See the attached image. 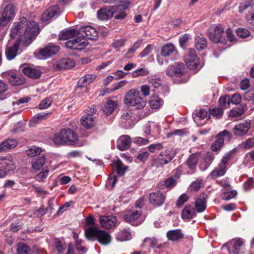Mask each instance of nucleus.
I'll return each mask as SVG.
<instances>
[{"instance_id": "obj_1", "label": "nucleus", "mask_w": 254, "mask_h": 254, "mask_svg": "<svg viewBox=\"0 0 254 254\" xmlns=\"http://www.w3.org/2000/svg\"><path fill=\"white\" fill-rule=\"evenodd\" d=\"M39 32V28L37 23L35 21L28 22L24 17L20 18L18 21L13 23L10 29V35L12 38H18L12 46L6 49V59L9 61L14 59L17 55L20 45L27 47Z\"/></svg>"}, {"instance_id": "obj_2", "label": "nucleus", "mask_w": 254, "mask_h": 254, "mask_svg": "<svg viewBox=\"0 0 254 254\" xmlns=\"http://www.w3.org/2000/svg\"><path fill=\"white\" fill-rule=\"evenodd\" d=\"M85 235L88 240L96 239L100 244L104 246L108 245L112 241V237L109 233L99 230L94 226L87 228L85 231Z\"/></svg>"}, {"instance_id": "obj_3", "label": "nucleus", "mask_w": 254, "mask_h": 254, "mask_svg": "<svg viewBox=\"0 0 254 254\" xmlns=\"http://www.w3.org/2000/svg\"><path fill=\"white\" fill-rule=\"evenodd\" d=\"M53 141L57 145L65 144L73 145L78 141L76 133L70 128H63L54 135Z\"/></svg>"}, {"instance_id": "obj_4", "label": "nucleus", "mask_w": 254, "mask_h": 254, "mask_svg": "<svg viewBox=\"0 0 254 254\" xmlns=\"http://www.w3.org/2000/svg\"><path fill=\"white\" fill-rule=\"evenodd\" d=\"M124 102L127 105L134 107L136 109H143L146 105L145 101L140 96V92L135 89H131L126 93Z\"/></svg>"}, {"instance_id": "obj_5", "label": "nucleus", "mask_w": 254, "mask_h": 254, "mask_svg": "<svg viewBox=\"0 0 254 254\" xmlns=\"http://www.w3.org/2000/svg\"><path fill=\"white\" fill-rule=\"evenodd\" d=\"M184 61L187 67L191 70H199L202 65L194 49H189L184 56Z\"/></svg>"}, {"instance_id": "obj_6", "label": "nucleus", "mask_w": 254, "mask_h": 254, "mask_svg": "<svg viewBox=\"0 0 254 254\" xmlns=\"http://www.w3.org/2000/svg\"><path fill=\"white\" fill-rule=\"evenodd\" d=\"M232 153L229 152L223 157L218 166L210 173L209 176L211 179H215L225 174L226 171L227 166L229 161L232 158Z\"/></svg>"}, {"instance_id": "obj_7", "label": "nucleus", "mask_w": 254, "mask_h": 254, "mask_svg": "<svg viewBox=\"0 0 254 254\" xmlns=\"http://www.w3.org/2000/svg\"><path fill=\"white\" fill-rule=\"evenodd\" d=\"M79 35L78 33L76 37L66 42V47L72 50H83L87 45L88 42L87 40L81 34V36H79Z\"/></svg>"}, {"instance_id": "obj_8", "label": "nucleus", "mask_w": 254, "mask_h": 254, "mask_svg": "<svg viewBox=\"0 0 254 254\" xmlns=\"http://www.w3.org/2000/svg\"><path fill=\"white\" fill-rule=\"evenodd\" d=\"M232 135L227 130L219 132L216 136V140L212 143L211 148L213 151H218L223 146L225 141L228 142L230 140Z\"/></svg>"}, {"instance_id": "obj_9", "label": "nucleus", "mask_w": 254, "mask_h": 254, "mask_svg": "<svg viewBox=\"0 0 254 254\" xmlns=\"http://www.w3.org/2000/svg\"><path fill=\"white\" fill-rule=\"evenodd\" d=\"M15 13V7L13 4H8L4 7L0 17V25L5 26L14 17Z\"/></svg>"}, {"instance_id": "obj_10", "label": "nucleus", "mask_w": 254, "mask_h": 254, "mask_svg": "<svg viewBox=\"0 0 254 254\" xmlns=\"http://www.w3.org/2000/svg\"><path fill=\"white\" fill-rule=\"evenodd\" d=\"M141 214L140 210H137L134 208L132 209H127L124 215V220L133 225H137L140 224L141 221L139 220Z\"/></svg>"}, {"instance_id": "obj_11", "label": "nucleus", "mask_w": 254, "mask_h": 254, "mask_svg": "<svg viewBox=\"0 0 254 254\" xmlns=\"http://www.w3.org/2000/svg\"><path fill=\"white\" fill-rule=\"evenodd\" d=\"M244 244V241L242 239L233 240L224 244L222 248H227L230 254H242L243 253L242 247Z\"/></svg>"}, {"instance_id": "obj_12", "label": "nucleus", "mask_w": 254, "mask_h": 254, "mask_svg": "<svg viewBox=\"0 0 254 254\" xmlns=\"http://www.w3.org/2000/svg\"><path fill=\"white\" fill-rule=\"evenodd\" d=\"M224 29L220 24L214 25L208 33L210 40L213 43H218L223 42V33Z\"/></svg>"}, {"instance_id": "obj_13", "label": "nucleus", "mask_w": 254, "mask_h": 254, "mask_svg": "<svg viewBox=\"0 0 254 254\" xmlns=\"http://www.w3.org/2000/svg\"><path fill=\"white\" fill-rule=\"evenodd\" d=\"M176 154L175 151L168 149L160 153L158 158L155 160V163L161 166L167 164L174 158Z\"/></svg>"}, {"instance_id": "obj_14", "label": "nucleus", "mask_w": 254, "mask_h": 254, "mask_svg": "<svg viewBox=\"0 0 254 254\" xmlns=\"http://www.w3.org/2000/svg\"><path fill=\"white\" fill-rule=\"evenodd\" d=\"M251 127V123L245 121L235 125L233 129V132L235 135L242 137L247 134Z\"/></svg>"}, {"instance_id": "obj_15", "label": "nucleus", "mask_w": 254, "mask_h": 254, "mask_svg": "<svg viewBox=\"0 0 254 254\" xmlns=\"http://www.w3.org/2000/svg\"><path fill=\"white\" fill-rule=\"evenodd\" d=\"M0 168L5 170L8 172L15 168V164L13 157L10 155L0 157Z\"/></svg>"}, {"instance_id": "obj_16", "label": "nucleus", "mask_w": 254, "mask_h": 254, "mask_svg": "<svg viewBox=\"0 0 254 254\" xmlns=\"http://www.w3.org/2000/svg\"><path fill=\"white\" fill-rule=\"evenodd\" d=\"M60 14V10L58 5L51 6L46 9L42 14L41 19L43 21H49L52 18L57 17Z\"/></svg>"}, {"instance_id": "obj_17", "label": "nucleus", "mask_w": 254, "mask_h": 254, "mask_svg": "<svg viewBox=\"0 0 254 254\" xmlns=\"http://www.w3.org/2000/svg\"><path fill=\"white\" fill-rule=\"evenodd\" d=\"M207 111L205 109H200L195 111L192 114V117L194 122L198 126H201L206 123L207 117Z\"/></svg>"}, {"instance_id": "obj_18", "label": "nucleus", "mask_w": 254, "mask_h": 254, "mask_svg": "<svg viewBox=\"0 0 254 254\" xmlns=\"http://www.w3.org/2000/svg\"><path fill=\"white\" fill-rule=\"evenodd\" d=\"M245 10L247 11L246 16L247 22L254 25V3L250 5H247L245 4H241L239 7V11L242 13Z\"/></svg>"}, {"instance_id": "obj_19", "label": "nucleus", "mask_w": 254, "mask_h": 254, "mask_svg": "<svg viewBox=\"0 0 254 254\" xmlns=\"http://www.w3.org/2000/svg\"><path fill=\"white\" fill-rule=\"evenodd\" d=\"M60 50V47L55 45L53 44H50L39 51V54L43 58H47L51 56L56 54Z\"/></svg>"}, {"instance_id": "obj_20", "label": "nucleus", "mask_w": 254, "mask_h": 254, "mask_svg": "<svg viewBox=\"0 0 254 254\" xmlns=\"http://www.w3.org/2000/svg\"><path fill=\"white\" fill-rule=\"evenodd\" d=\"M117 219L115 216H100V222L102 227L106 229H111L115 226Z\"/></svg>"}, {"instance_id": "obj_21", "label": "nucleus", "mask_w": 254, "mask_h": 254, "mask_svg": "<svg viewBox=\"0 0 254 254\" xmlns=\"http://www.w3.org/2000/svg\"><path fill=\"white\" fill-rule=\"evenodd\" d=\"M130 2L127 1L123 5H119L113 7L115 19L122 20L125 18L127 16V13L125 10L127 8Z\"/></svg>"}, {"instance_id": "obj_22", "label": "nucleus", "mask_w": 254, "mask_h": 254, "mask_svg": "<svg viewBox=\"0 0 254 254\" xmlns=\"http://www.w3.org/2000/svg\"><path fill=\"white\" fill-rule=\"evenodd\" d=\"M207 195L202 193L196 198L195 202V208L198 213L203 212L206 208Z\"/></svg>"}, {"instance_id": "obj_23", "label": "nucleus", "mask_w": 254, "mask_h": 254, "mask_svg": "<svg viewBox=\"0 0 254 254\" xmlns=\"http://www.w3.org/2000/svg\"><path fill=\"white\" fill-rule=\"evenodd\" d=\"M131 138L128 135H123L118 139L117 147L121 151H124L127 149L130 145Z\"/></svg>"}, {"instance_id": "obj_24", "label": "nucleus", "mask_w": 254, "mask_h": 254, "mask_svg": "<svg viewBox=\"0 0 254 254\" xmlns=\"http://www.w3.org/2000/svg\"><path fill=\"white\" fill-rule=\"evenodd\" d=\"M82 36L86 40H95L98 38V32L96 29L92 26H85L81 29Z\"/></svg>"}, {"instance_id": "obj_25", "label": "nucleus", "mask_w": 254, "mask_h": 254, "mask_svg": "<svg viewBox=\"0 0 254 254\" xmlns=\"http://www.w3.org/2000/svg\"><path fill=\"white\" fill-rule=\"evenodd\" d=\"M165 200V196L160 192H153L149 195L150 203L155 206L161 205Z\"/></svg>"}, {"instance_id": "obj_26", "label": "nucleus", "mask_w": 254, "mask_h": 254, "mask_svg": "<svg viewBox=\"0 0 254 254\" xmlns=\"http://www.w3.org/2000/svg\"><path fill=\"white\" fill-rule=\"evenodd\" d=\"M9 82L12 86H19L25 83V78L19 74L10 73L7 76Z\"/></svg>"}, {"instance_id": "obj_27", "label": "nucleus", "mask_w": 254, "mask_h": 254, "mask_svg": "<svg viewBox=\"0 0 254 254\" xmlns=\"http://www.w3.org/2000/svg\"><path fill=\"white\" fill-rule=\"evenodd\" d=\"M22 71L24 74L33 79H38L41 75V71L39 69L28 66L24 67Z\"/></svg>"}, {"instance_id": "obj_28", "label": "nucleus", "mask_w": 254, "mask_h": 254, "mask_svg": "<svg viewBox=\"0 0 254 254\" xmlns=\"http://www.w3.org/2000/svg\"><path fill=\"white\" fill-rule=\"evenodd\" d=\"M17 141L15 139H7L0 144V152L6 151L12 149L17 145Z\"/></svg>"}, {"instance_id": "obj_29", "label": "nucleus", "mask_w": 254, "mask_h": 254, "mask_svg": "<svg viewBox=\"0 0 254 254\" xmlns=\"http://www.w3.org/2000/svg\"><path fill=\"white\" fill-rule=\"evenodd\" d=\"M114 15V9L112 8H103L97 12L98 18L102 20H106L111 18Z\"/></svg>"}, {"instance_id": "obj_30", "label": "nucleus", "mask_w": 254, "mask_h": 254, "mask_svg": "<svg viewBox=\"0 0 254 254\" xmlns=\"http://www.w3.org/2000/svg\"><path fill=\"white\" fill-rule=\"evenodd\" d=\"M82 125L87 128H90L95 124V119L88 114V115L83 116L80 120Z\"/></svg>"}, {"instance_id": "obj_31", "label": "nucleus", "mask_w": 254, "mask_h": 254, "mask_svg": "<svg viewBox=\"0 0 254 254\" xmlns=\"http://www.w3.org/2000/svg\"><path fill=\"white\" fill-rule=\"evenodd\" d=\"M46 160V156L44 155L33 159L31 163L32 168L35 170H39L45 164Z\"/></svg>"}, {"instance_id": "obj_32", "label": "nucleus", "mask_w": 254, "mask_h": 254, "mask_svg": "<svg viewBox=\"0 0 254 254\" xmlns=\"http://www.w3.org/2000/svg\"><path fill=\"white\" fill-rule=\"evenodd\" d=\"M122 120L127 121L130 127L137 122L135 114L130 111H125L121 117Z\"/></svg>"}, {"instance_id": "obj_33", "label": "nucleus", "mask_w": 254, "mask_h": 254, "mask_svg": "<svg viewBox=\"0 0 254 254\" xmlns=\"http://www.w3.org/2000/svg\"><path fill=\"white\" fill-rule=\"evenodd\" d=\"M117 105L116 101L108 99L106 103L103 108V111L104 114L109 115L112 114Z\"/></svg>"}, {"instance_id": "obj_34", "label": "nucleus", "mask_w": 254, "mask_h": 254, "mask_svg": "<svg viewBox=\"0 0 254 254\" xmlns=\"http://www.w3.org/2000/svg\"><path fill=\"white\" fill-rule=\"evenodd\" d=\"M168 239L172 241H178L183 237V234L180 230L176 229L170 230L167 233Z\"/></svg>"}, {"instance_id": "obj_35", "label": "nucleus", "mask_w": 254, "mask_h": 254, "mask_svg": "<svg viewBox=\"0 0 254 254\" xmlns=\"http://www.w3.org/2000/svg\"><path fill=\"white\" fill-rule=\"evenodd\" d=\"M77 34V31L74 29L65 30L60 35L59 39L60 40H66L69 39V40L76 37Z\"/></svg>"}, {"instance_id": "obj_36", "label": "nucleus", "mask_w": 254, "mask_h": 254, "mask_svg": "<svg viewBox=\"0 0 254 254\" xmlns=\"http://www.w3.org/2000/svg\"><path fill=\"white\" fill-rule=\"evenodd\" d=\"M148 82L150 85L155 89L160 87L162 84L161 78L157 75H150L148 76Z\"/></svg>"}, {"instance_id": "obj_37", "label": "nucleus", "mask_w": 254, "mask_h": 254, "mask_svg": "<svg viewBox=\"0 0 254 254\" xmlns=\"http://www.w3.org/2000/svg\"><path fill=\"white\" fill-rule=\"evenodd\" d=\"M195 215V210L192 206L188 205L185 207L182 211V218L183 219H190Z\"/></svg>"}, {"instance_id": "obj_38", "label": "nucleus", "mask_w": 254, "mask_h": 254, "mask_svg": "<svg viewBox=\"0 0 254 254\" xmlns=\"http://www.w3.org/2000/svg\"><path fill=\"white\" fill-rule=\"evenodd\" d=\"M176 51V49L173 44L169 43L165 45L161 49V53L162 56L168 57Z\"/></svg>"}, {"instance_id": "obj_39", "label": "nucleus", "mask_w": 254, "mask_h": 254, "mask_svg": "<svg viewBox=\"0 0 254 254\" xmlns=\"http://www.w3.org/2000/svg\"><path fill=\"white\" fill-rule=\"evenodd\" d=\"M94 74H87L82 77L78 82V85L80 86H84L92 83L96 78Z\"/></svg>"}, {"instance_id": "obj_40", "label": "nucleus", "mask_w": 254, "mask_h": 254, "mask_svg": "<svg viewBox=\"0 0 254 254\" xmlns=\"http://www.w3.org/2000/svg\"><path fill=\"white\" fill-rule=\"evenodd\" d=\"M194 44L197 50L202 51L206 47L207 41L204 37L198 36L195 38Z\"/></svg>"}, {"instance_id": "obj_41", "label": "nucleus", "mask_w": 254, "mask_h": 254, "mask_svg": "<svg viewBox=\"0 0 254 254\" xmlns=\"http://www.w3.org/2000/svg\"><path fill=\"white\" fill-rule=\"evenodd\" d=\"M143 245L145 247H150L152 248H160V246L158 244V240L154 237L152 238H146L143 241Z\"/></svg>"}, {"instance_id": "obj_42", "label": "nucleus", "mask_w": 254, "mask_h": 254, "mask_svg": "<svg viewBox=\"0 0 254 254\" xmlns=\"http://www.w3.org/2000/svg\"><path fill=\"white\" fill-rule=\"evenodd\" d=\"M198 161V155L196 154H192L190 156L186 163L188 167L191 170L195 169Z\"/></svg>"}, {"instance_id": "obj_43", "label": "nucleus", "mask_w": 254, "mask_h": 254, "mask_svg": "<svg viewBox=\"0 0 254 254\" xmlns=\"http://www.w3.org/2000/svg\"><path fill=\"white\" fill-rule=\"evenodd\" d=\"M245 110L246 109L244 106L238 108L233 109L230 111L229 116L231 118H235L236 119L239 118L243 114H244Z\"/></svg>"}, {"instance_id": "obj_44", "label": "nucleus", "mask_w": 254, "mask_h": 254, "mask_svg": "<svg viewBox=\"0 0 254 254\" xmlns=\"http://www.w3.org/2000/svg\"><path fill=\"white\" fill-rule=\"evenodd\" d=\"M174 68L176 76L181 77L185 72V68L183 63H175L173 65Z\"/></svg>"}, {"instance_id": "obj_45", "label": "nucleus", "mask_w": 254, "mask_h": 254, "mask_svg": "<svg viewBox=\"0 0 254 254\" xmlns=\"http://www.w3.org/2000/svg\"><path fill=\"white\" fill-rule=\"evenodd\" d=\"M17 254H29L30 249L28 245L23 243H19L17 245Z\"/></svg>"}, {"instance_id": "obj_46", "label": "nucleus", "mask_w": 254, "mask_h": 254, "mask_svg": "<svg viewBox=\"0 0 254 254\" xmlns=\"http://www.w3.org/2000/svg\"><path fill=\"white\" fill-rule=\"evenodd\" d=\"M117 239L120 241H127L131 238L130 232L127 230H122L117 235Z\"/></svg>"}, {"instance_id": "obj_47", "label": "nucleus", "mask_w": 254, "mask_h": 254, "mask_svg": "<svg viewBox=\"0 0 254 254\" xmlns=\"http://www.w3.org/2000/svg\"><path fill=\"white\" fill-rule=\"evenodd\" d=\"M163 104V100L158 97H153L149 101V105L152 109H158Z\"/></svg>"}, {"instance_id": "obj_48", "label": "nucleus", "mask_w": 254, "mask_h": 254, "mask_svg": "<svg viewBox=\"0 0 254 254\" xmlns=\"http://www.w3.org/2000/svg\"><path fill=\"white\" fill-rule=\"evenodd\" d=\"M114 164L117 168V173L120 175H123L128 169V167L125 166L120 160H117Z\"/></svg>"}, {"instance_id": "obj_49", "label": "nucleus", "mask_w": 254, "mask_h": 254, "mask_svg": "<svg viewBox=\"0 0 254 254\" xmlns=\"http://www.w3.org/2000/svg\"><path fill=\"white\" fill-rule=\"evenodd\" d=\"M230 103V97L229 95H226L220 98L219 100V108L224 110L229 107Z\"/></svg>"}, {"instance_id": "obj_50", "label": "nucleus", "mask_w": 254, "mask_h": 254, "mask_svg": "<svg viewBox=\"0 0 254 254\" xmlns=\"http://www.w3.org/2000/svg\"><path fill=\"white\" fill-rule=\"evenodd\" d=\"M50 115V113H41L37 114L32 118V120L30 122V124H31L33 122L36 123L46 120Z\"/></svg>"}, {"instance_id": "obj_51", "label": "nucleus", "mask_w": 254, "mask_h": 254, "mask_svg": "<svg viewBox=\"0 0 254 254\" xmlns=\"http://www.w3.org/2000/svg\"><path fill=\"white\" fill-rule=\"evenodd\" d=\"M55 246L56 250L59 254L63 253L67 248L66 243L61 241L59 239H56L55 240Z\"/></svg>"}, {"instance_id": "obj_52", "label": "nucleus", "mask_w": 254, "mask_h": 254, "mask_svg": "<svg viewBox=\"0 0 254 254\" xmlns=\"http://www.w3.org/2000/svg\"><path fill=\"white\" fill-rule=\"evenodd\" d=\"M203 184V181L202 179H197L192 182L190 186V190L191 191H197Z\"/></svg>"}, {"instance_id": "obj_53", "label": "nucleus", "mask_w": 254, "mask_h": 254, "mask_svg": "<svg viewBox=\"0 0 254 254\" xmlns=\"http://www.w3.org/2000/svg\"><path fill=\"white\" fill-rule=\"evenodd\" d=\"M149 73L148 70L145 67L137 69L131 73L132 77H136L140 76H145Z\"/></svg>"}, {"instance_id": "obj_54", "label": "nucleus", "mask_w": 254, "mask_h": 254, "mask_svg": "<svg viewBox=\"0 0 254 254\" xmlns=\"http://www.w3.org/2000/svg\"><path fill=\"white\" fill-rule=\"evenodd\" d=\"M41 148L33 146L26 151L27 155L31 157H34L41 152Z\"/></svg>"}, {"instance_id": "obj_55", "label": "nucleus", "mask_w": 254, "mask_h": 254, "mask_svg": "<svg viewBox=\"0 0 254 254\" xmlns=\"http://www.w3.org/2000/svg\"><path fill=\"white\" fill-rule=\"evenodd\" d=\"M49 172V170L48 168H43L42 171L36 176L35 179L39 182L44 181L47 178Z\"/></svg>"}, {"instance_id": "obj_56", "label": "nucleus", "mask_w": 254, "mask_h": 254, "mask_svg": "<svg viewBox=\"0 0 254 254\" xmlns=\"http://www.w3.org/2000/svg\"><path fill=\"white\" fill-rule=\"evenodd\" d=\"M214 159L213 154L210 152H207L204 158V163H205L204 169H207L209 165L211 164Z\"/></svg>"}, {"instance_id": "obj_57", "label": "nucleus", "mask_w": 254, "mask_h": 254, "mask_svg": "<svg viewBox=\"0 0 254 254\" xmlns=\"http://www.w3.org/2000/svg\"><path fill=\"white\" fill-rule=\"evenodd\" d=\"M223 114V110L221 108H214L209 110V114L217 119L220 118Z\"/></svg>"}, {"instance_id": "obj_58", "label": "nucleus", "mask_w": 254, "mask_h": 254, "mask_svg": "<svg viewBox=\"0 0 254 254\" xmlns=\"http://www.w3.org/2000/svg\"><path fill=\"white\" fill-rule=\"evenodd\" d=\"M241 146L245 149H250L254 146V138H249L245 141L243 142Z\"/></svg>"}, {"instance_id": "obj_59", "label": "nucleus", "mask_w": 254, "mask_h": 254, "mask_svg": "<svg viewBox=\"0 0 254 254\" xmlns=\"http://www.w3.org/2000/svg\"><path fill=\"white\" fill-rule=\"evenodd\" d=\"M142 41L141 40L137 41L135 42L133 46L130 48L127 53V56L128 57H130L131 55L141 45Z\"/></svg>"}, {"instance_id": "obj_60", "label": "nucleus", "mask_w": 254, "mask_h": 254, "mask_svg": "<svg viewBox=\"0 0 254 254\" xmlns=\"http://www.w3.org/2000/svg\"><path fill=\"white\" fill-rule=\"evenodd\" d=\"M148 148L150 152L155 153L162 149L163 146L161 143H158L151 144L148 147Z\"/></svg>"}, {"instance_id": "obj_61", "label": "nucleus", "mask_w": 254, "mask_h": 254, "mask_svg": "<svg viewBox=\"0 0 254 254\" xmlns=\"http://www.w3.org/2000/svg\"><path fill=\"white\" fill-rule=\"evenodd\" d=\"M189 39V35L185 34L179 38V44L181 48L186 49L187 48V43Z\"/></svg>"}, {"instance_id": "obj_62", "label": "nucleus", "mask_w": 254, "mask_h": 254, "mask_svg": "<svg viewBox=\"0 0 254 254\" xmlns=\"http://www.w3.org/2000/svg\"><path fill=\"white\" fill-rule=\"evenodd\" d=\"M237 35L241 38L247 37L250 35V32L245 28H239L236 30Z\"/></svg>"}, {"instance_id": "obj_63", "label": "nucleus", "mask_w": 254, "mask_h": 254, "mask_svg": "<svg viewBox=\"0 0 254 254\" xmlns=\"http://www.w3.org/2000/svg\"><path fill=\"white\" fill-rule=\"evenodd\" d=\"M62 63L65 68H70L73 67L75 65L74 62L70 59H65L63 60Z\"/></svg>"}, {"instance_id": "obj_64", "label": "nucleus", "mask_w": 254, "mask_h": 254, "mask_svg": "<svg viewBox=\"0 0 254 254\" xmlns=\"http://www.w3.org/2000/svg\"><path fill=\"white\" fill-rule=\"evenodd\" d=\"M52 100L49 98H47L43 100L39 104V108L41 109H45L51 106Z\"/></svg>"}]
</instances>
